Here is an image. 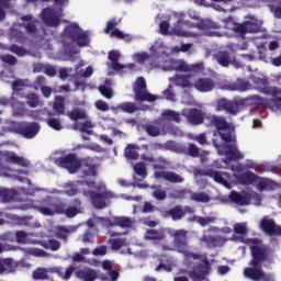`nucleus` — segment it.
Here are the masks:
<instances>
[{"mask_svg":"<svg viewBox=\"0 0 281 281\" xmlns=\"http://www.w3.org/2000/svg\"><path fill=\"white\" fill-rule=\"evenodd\" d=\"M110 245H111V249H113V251H120V249H122L123 246L126 245V240L122 239V238L111 239Z\"/></svg>","mask_w":281,"mask_h":281,"instance_id":"56","label":"nucleus"},{"mask_svg":"<svg viewBox=\"0 0 281 281\" xmlns=\"http://www.w3.org/2000/svg\"><path fill=\"white\" fill-rule=\"evenodd\" d=\"M201 69H203L201 64L188 65L186 61H180L176 65V71H184L187 74L190 71H201Z\"/></svg>","mask_w":281,"mask_h":281,"instance_id":"39","label":"nucleus"},{"mask_svg":"<svg viewBox=\"0 0 281 281\" xmlns=\"http://www.w3.org/2000/svg\"><path fill=\"white\" fill-rule=\"evenodd\" d=\"M76 278L82 281H94L98 280V271L91 268H83L76 271Z\"/></svg>","mask_w":281,"mask_h":281,"instance_id":"27","label":"nucleus"},{"mask_svg":"<svg viewBox=\"0 0 281 281\" xmlns=\"http://www.w3.org/2000/svg\"><path fill=\"white\" fill-rule=\"evenodd\" d=\"M99 91L103 98H106V100H111V98H113V89H111V87L102 85L99 87Z\"/></svg>","mask_w":281,"mask_h":281,"instance_id":"58","label":"nucleus"},{"mask_svg":"<svg viewBox=\"0 0 281 281\" xmlns=\"http://www.w3.org/2000/svg\"><path fill=\"white\" fill-rule=\"evenodd\" d=\"M202 262L203 263L198 265L196 272H193V278L199 281L203 280L205 276H209L210 271L212 270L210 260H207V258H204Z\"/></svg>","mask_w":281,"mask_h":281,"instance_id":"25","label":"nucleus"},{"mask_svg":"<svg viewBox=\"0 0 281 281\" xmlns=\"http://www.w3.org/2000/svg\"><path fill=\"white\" fill-rule=\"evenodd\" d=\"M9 52H11L12 54H15V56H25V54H27V50H25L23 46H19L16 44H12L9 47Z\"/></svg>","mask_w":281,"mask_h":281,"instance_id":"57","label":"nucleus"},{"mask_svg":"<svg viewBox=\"0 0 281 281\" xmlns=\"http://www.w3.org/2000/svg\"><path fill=\"white\" fill-rule=\"evenodd\" d=\"M109 225L111 227H114V226L123 227V228L133 227V220H131V217L116 216V217H113V220L109 221Z\"/></svg>","mask_w":281,"mask_h":281,"instance_id":"35","label":"nucleus"},{"mask_svg":"<svg viewBox=\"0 0 281 281\" xmlns=\"http://www.w3.org/2000/svg\"><path fill=\"white\" fill-rule=\"evenodd\" d=\"M2 157L7 164H12L14 166H21V168H27V166H30V161H27L23 157L16 155V153H14V151H3Z\"/></svg>","mask_w":281,"mask_h":281,"instance_id":"19","label":"nucleus"},{"mask_svg":"<svg viewBox=\"0 0 281 281\" xmlns=\"http://www.w3.org/2000/svg\"><path fill=\"white\" fill-rule=\"evenodd\" d=\"M47 124L54 131H63V124L60 123V119H48Z\"/></svg>","mask_w":281,"mask_h":281,"instance_id":"61","label":"nucleus"},{"mask_svg":"<svg viewBox=\"0 0 281 281\" xmlns=\"http://www.w3.org/2000/svg\"><path fill=\"white\" fill-rule=\"evenodd\" d=\"M198 175H200V177H210L211 179H214L216 183H221L222 186H227V180L223 178V173L214 169L199 170Z\"/></svg>","mask_w":281,"mask_h":281,"instance_id":"26","label":"nucleus"},{"mask_svg":"<svg viewBox=\"0 0 281 281\" xmlns=\"http://www.w3.org/2000/svg\"><path fill=\"white\" fill-rule=\"evenodd\" d=\"M202 240L203 243L210 245L211 247H216L218 245V237L204 235L202 237Z\"/></svg>","mask_w":281,"mask_h":281,"instance_id":"64","label":"nucleus"},{"mask_svg":"<svg viewBox=\"0 0 281 281\" xmlns=\"http://www.w3.org/2000/svg\"><path fill=\"white\" fill-rule=\"evenodd\" d=\"M137 150H139V147L133 144H128L124 150L126 159L137 161V159H139V154L137 153Z\"/></svg>","mask_w":281,"mask_h":281,"instance_id":"45","label":"nucleus"},{"mask_svg":"<svg viewBox=\"0 0 281 281\" xmlns=\"http://www.w3.org/2000/svg\"><path fill=\"white\" fill-rule=\"evenodd\" d=\"M227 91H249L251 89V83L244 79H237L233 83L226 85Z\"/></svg>","mask_w":281,"mask_h":281,"instance_id":"31","label":"nucleus"},{"mask_svg":"<svg viewBox=\"0 0 281 281\" xmlns=\"http://www.w3.org/2000/svg\"><path fill=\"white\" fill-rule=\"evenodd\" d=\"M187 155H189V157H193V159H196L201 157V149L196 146V144L190 143L187 149Z\"/></svg>","mask_w":281,"mask_h":281,"instance_id":"54","label":"nucleus"},{"mask_svg":"<svg viewBox=\"0 0 281 281\" xmlns=\"http://www.w3.org/2000/svg\"><path fill=\"white\" fill-rule=\"evenodd\" d=\"M74 271H76V267L69 266L66 271H63V268L55 267V268H43L40 267L33 271L32 278L33 280H49V273H56L63 280H70L71 276H74Z\"/></svg>","mask_w":281,"mask_h":281,"instance_id":"3","label":"nucleus"},{"mask_svg":"<svg viewBox=\"0 0 281 281\" xmlns=\"http://www.w3.org/2000/svg\"><path fill=\"white\" fill-rule=\"evenodd\" d=\"M246 19L249 20L241 23H234L233 32H235V34L245 36V34H256L260 32V25L258 24V19H256V16H247Z\"/></svg>","mask_w":281,"mask_h":281,"instance_id":"8","label":"nucleus"},{"mask_svg":"<svg viewBox=\"0 0 281 281\" xmlns=\"http://www.w3.org/2000/svg\"><path fill=\"white\" fill-rule=\"evenodd\" d=\"M198 27L199 30H220L221 25H218V23L213 22L212 20H203L202 22L198 23Z\"/></svg>","mask_w":281,"mask_h":281,"instance_id":"50","label":"nucleus"},{"mask_svg":"<svg viewBox=\"0 0 281 281\" xmlns=\"http://www.w3.org/2000/svg\"><path fill=\"white\" fill-rule=\"evenodd\" d=\"M94 106L98 111H101L102 113H106V111H109L110 109L109 103L104 100L95 101Z\"/></svg>","mask_w":281,"mask_h":281,"instance_id":"63","label":"nucleus"},{"mask_svg":"<svg viewBox=\"0 0 281 281\" xmlns=\"http://www.w3.org/2000/svg\"><path fill=\"white\" fill-rule=\"evenodd\" d=\"M167 216H170V218H172V221H181V218H183V216H186V214H194V210L190 206H186L183 209V206L181 205H176L172 209H169L166 212Z\"/></svg>","mask_w":281,"mask_h":281,"instance_id":"20","label":"nucleus"},{"mask_svg":"<svg viewBox=\"0 0 281 281\" xmlns=\"http://www.w3.org/2000/svg\"><path fill=\"white\" fill-rule=\"evenodd\" d=\"M216 111H225L228 115H237L240 113V108L238 102L222 98L216 102Z\"/></svg>","mask_w":281,"mask_h":281,"instance_id":"14","label":"nucleus"},{"mask_svg":"<svg viewBox=\"0 0 281 281\" xmlns=\"http://www.w3.org/2000/svg\"><path fill=\"white\" fill-rule=\"evenodd\" d=\"M82 206V202L79 199H75L72 201V205L67 206V203L61 201V209L59 214H65L66 218H76L78 214H80V207Z\"/></svg>","mask_w":281,"mask_h":281,"instance_id":"17","label":"nucleus"},{"mask_svg":"<svg viewBox=\"0 0 281 281\" xmlns=\"http://www.w3.org/2000/svg\"><path fill=\"white\" fill-rule=\"evenodd\" d=\"M134 171L138 177L146 179L148 177V171L146 170V164L144 162H136L134 166Z\"/></svg>","mask_w":281,"mask_h":281,"instance_id":"53","label":"nucleus"},{"mask_svg":"<svg viewBox=\"0 0 281 281\" xmlns=\"http://www.w3.org/2000/svg\"><path fill=\"white\" fill-rule=\"evenodd\" d=\"M68 236H69V231L67 229V227L59 226L57 228V238H59V240H64L65 243H67Z\"/></svg>","mask_w":281,"mask_h":281,"instance_id":"60","label":"nucleus"},{"mask_svg":"<svg viewBox=\"0 0 281 281\" xmlns=\"http://www.w3.org/2000/svg\"><path fill=\"white\" fill-rule=\"evenodd\" d=\"M246 102H248L250 106H256L257 109H260V106H263L265 109H269V99L262 98L258 94L248 97L246 99Z\"/></svg>","mask_w":281,"mask_h":281,"instance_id":"33","label":"nucleus"},{"mask_svg":"<svg viewBox=\"0 0 281 281\" xmlns=\"http://www.w3.org/2000/svg\"><path fill=\"white\" fill-rule=\"evenodd\" d=\"M215 83L212 78H200L194 82V88L196 89V91H200V93H207L210 91H213Z\"/></svg>","mask_w":281,"mask_h":281,"instance_id":"24","label":"nucleus"},{"mask_svg":"<svg viewBox=\"0 0 281 281\" xmlns=\"http://www.w3.org/2000/svg\"><path fill=\"white\" fill-rule=\"evenodd\" d=\"M175 19H177L173 24V32L177 36H186V31H183V25H186V13L177 12L175 13Z\"/></svg>","mask_w":281,"mask_h":281,"instance_id":"28","label":"nucleus"},{"mask_svg":"<svg viewBox=\"0 0 281 281\" xmlns=\"http://www.w3.org/2000/svg\"><path fill=\"white\" fill-rule=\"evenodd\" d=\"M145 133L149 137H159V135H168L170 132L168 131V124L157 119L154 121V124H147L145 126Z\"/></svg>","mask_w":281,"mask_h":281,"instance_id":"12","label":"nucleus"},{"mask_svg":"<svg viewBox=\"0 0 281 281\" xmlns=\"http://www.w3.org/2000/svg\"><path fill=\"white\" fill-rule=\"evenodd\" d=\"M269 10L274 14L276 19H281V0H268Z\"/></svg>","mask_w":281,"mask_h":281,"instance_id":"48","label":"nucleus"},{"mask_svg":"<svg viewBox=\"0 0 281 281\" xmlns=\"http://www.w3.org/2000/svg\"><path fill=\"white\" fill-rule=\"evenodd\" d=\"M164 238H166L164 231L153 228L146 231L145 240H164Z\"/></svg>","mask_w":281,"mask_h":281,"instance_id":"43","label":"nucleus"},{"mask_svg":"<svg viewBox=\"0 0 281 281\" xmlns=\"http://www.w3.org/2000/svg\"><path fill=\"white\" fill-rule=\"evenodd\" d=\"M252 83L256 86V89H258L260 93H263V94L266 89H276V87H269V81L260 77H254Z\"/></svg>","mask_w":281,"mask_h":281,"instance_id":"42","label":"nucleus"},{"mask_svg":"<svg viewBox=\"0 0 281 281\" xmlns=\"http://www.w3.org/2000/svg\"><path fill=\"white\" fill-rule=\"evenodd\" d=\"M228 199L232 203H235L236 205H240L241 207L245 205H249V198L236 191H232L231 194L228 195Z\"/></svg>","mask_w":281,"mask_h":281,"instance_id":"36","label":"nucleus"},{"mask_svg":"<svg viewBox=\"0 0 281 281\" xmlns=\"http://www.w3.org/2000/svg\"><path fill=\"white\" fill-rule=\"evenodd\" d=\"M56 164L60 168H66L70 175L78 172V170L82 168V161L78 156H76V154H68L64 157L57 158Z\"/></svg>","mask_w":281,"mask_h":281,"instance_id":"9","label":"nucleus"},{"mask_svg":"<svg viewBox=\"0 0 281 281\" xmlns=\"http://www.w3.org/2000/svg\"><path fill=\"white\" fill-rule=\"evenodd\" d=\"M213 146L218 150L220 155H226L229 161H238L243 159V154L238 150L236 145H220L213 139Z\"/></svg>","mask_w":281,"mask_h":281,"instance_id":"11","label":"nucleus"},{"mask_svg":"<svg viewBox=\"0 0 281 281\" xmlns=\"http://www.w3.org/2000/svg\"><path fill=\"white\" fill-rule=\"evenodd\" d=\"M26 104L30 106V109H36L41 105V99H38V95L36 93H29L26 94Z\"/></svg>","mask_w":281,"mask_h":281,"instance_id":"52","label":"nucleus"},{"mask_svg":"<svg viewBox=\"0 0 281 281\" xmlns=\"http://www.w3.org/2000/svg\"><path fill=\"white\" fill-rule=\"evenodd\" d=\"M16 133L24 137V139H34L41 132V124L36 122H23L16 126Z\"/></svg>","mask_w":281,"mask_h":281,"instance_id":"10","label":"nucleus"},{"mask_svg":"<svg viewBox=\"0 0 281 281\" xmlns=\"http://www.w3.org/2000/svg\"><path fill=\"white\" fill-rule=\"evenodd\" d=\"M69 120L72 122H78V120H87V112L80 108H75L67 113Z\"/></svg>","mask_w":281,"mask_h":281,"instance_id":"44","label":"nucleus"},{"mask_svg":"<svg viewBox=\"0 0 281 281\" xmlns=\"http://www.w3.org/2000/svg\"><path fill=\"white\" fill-rule=\"evenodd\" d=\"M89 188H94V190L102 191V193H98L95 191H89L88 194L91 199V203L95 210H104L106 207V199H113V192L106 190L104 184L95 186V182H88Z\"/></svg>","mask_w":281,"mask_h":281,"instance_id":"4","label":"nucleus"},{"mask_svg":"<svg viewBox=\"0 0 281 281\" xmlns=\"http://www.w3.org/2000/svg\"><path fill=\"white\" fill-rule=\"evenodd\" d=\"M173 246L178 254H182L184 258H192L193 260H201V255L190 251V245L188 244V231L178 229L172 234Z\"/></svg>","mask_w":281,"mask_h":281,"instance_id":"2","label":"nucleus"},{"mask_svg":"<svg viewBox=\"0 0 281 281\" xmlns=\"http://www.w3.org/2000/svg\"><path fill=\"white\" fill-rule=\"evenodd\" d=\"M206 120L209 121V126H214V128L218 131V135L225 144H232V142H234V137L231 132H222L229 131L232 128V123L227 122L225 116L210 115Z\"/></svg>","mask_w":281,"mask_h":281,"instance_id":"5","label":"nucleus"},{"mask_svg":"<svg viewBox=\"0 0 281 281\" xmlns=\"http://www.w3.org/2000/svg\"><path fill=\"white\" fill-rule=\"evenodd\" d=\"M41 16L45 25L48 27H58V25H60V18L56 15L52 8L43 9Z\"/></svg>","mask_w":281,"mask_h":281,"instance_id":"18","label":"nucleus"},{"mask_svg":"<svg viewBox=\"0 0 281 281\" xmlns=\"http://www.w3.org/2000/svg\"><path fill=\"white\" fill-rule=\"evenodd\" d=\"M111 36L115 37V38H119L120 41H126V43H131V41H132L131 35L124 34V32H122L117 29H114L111 32Z\"/></svg>","mask_w":281,"mask_h":281,"instance_id":"55","label":"nucleus"},{"mask_svg":"<svg viewBox=\"0 0 281 281\" xmlns=\"http://www.w3.org/2000/svg\"><path fill=\"white\" fill-rule=\"evenodd\" d=\"M112 111H122L123 113H128L130 115H133V113H137L139 111V108L137 106V103L125 101L120 103L116 108L112 106Z\"/></svg>","mask_w":281,"mask_h":281,"instance_id":"29","label":"nucleus"},{"mask_svg":"<svg viewBox=\"0 0 281 281\" xmlns=\"http://www.w3.org/2000/svg\"><path fill=\"white\" fill-rule=\"evenodd\" d=\"M187 120L189 124H192L193 126H199L203 124V121L205 120V114H203V111L193 108L189 110L187 114Z\"/></svg>","mask_w":281,"mask_h":281,"instance_id":"23","label":"nucleus"},{"mask_svg":"<svg viewBox=\"0 0 281 281\" xmlns=\"http://www.w3.org/2000/svg\"><path fill=\"white\" fill-rule=\"evenodd\" d=\"M260 229L267 236H281V226L276 224L273 218L267 216L262 217L260 221Z\"/></svg>","mask_w":281,"mask_h":281,"instance_id":"13","label":"nucleus"},{"mask_svg":"<svg viewBox=\"0 0 281 281\" xmlns=\"http://www.w3.org/2000/svg\"><path fill=\"white\" fill-rule=\"evenodd\" d=\"M165 124H168L167 131L169 133H172V123L175 122L176 124L181 123V114L175 110H164L160 114V119Z\"/></svg>","mask_w":281,"mask_h":281,"instance_id":"15","label":"nucleus"},{"mask_svg":"<svg viewBox=\"0 0 281 281\" xmlns=\"http://www.w3.org/2000/svg\"><path fill=\"white\" fill-rule=\"evenodd\" d=\"M22 27L25 29L26 34H36L38 29L36 27V21L23 23Z\"/></svg>","mask_w":281,"mask_h":281,"instance_id":"59","label":"nucleus"},{"mask_svg":"<svg viewBox=\"0 0 281 281\" xmlns=\"http://www.w3.org/2000/svg\"><path fill=\"white\" fill-rule=\"evenodd\" d=\"M64 32L66 36L74 42V40H76L82 31L80 30L79 25L70 24L69 26H66Z\"/></svg>","mask_w":281,"mask_h":281,"instance_id":"46","label":"nucleus"},{"mask_svg":"<svg viewBox=\"0 0 281 281\" xmlns=\"http://www.w3.org/2000/svg\"><path fill=\"white\" fill-rule=\"evenodd\" d=\"M61 205L63 200L60 198L47 196L35 207L44 216H55V214H59Z\"/></svg>","mask_w":281,"mask_h":281,"instance_id":"6","label":"nucleus"},{"mask_svg":"<svg viewBox=\"0 0 281 281\" xmlns=\"http://www.w3.org/2000/svg\"><path fill=\"white\" fill-rule=\"evenodd\" d=\"M134 100L136 102H155L157 97L148 92V87L146 86V79L144 77H138L133 86Z\"/></svg>","mask_w":281,"mask_h":281,"instance_id":"7","label":"nucleus"},{"mask_svg":"<svg viewBox=\"0 0 281 281\" xmlns=\"http://www.w3.org/2000/svg\"><path fill=\"white\" fill-rule=\"evenodd\" d=\"M190 200L195 203H210L212 199L205 192H195L191 194Z\"/></svg>","mask_w":281,"mask_h":281,"instance_id":"49","label":"nucleus"},{"mask_svg":"<svg viewBox=\"0 0 281 281\" xmlns=\"http://www.w3.org/2000/svg\"><path fill=\"white\" fill-rule=\"evenodd\" d=\"M250 256L249 267L244 269L245 278L252 281H276V274L262 270V265L269 262V247L250 246Z\"/></svg>","mask_w":281,"mask_h":281,"instance_id":"1","label":"nucleus"},{"mask_svg":"<svg viewBox=\"0 0 281 281\" xmlns=\"http://www.w3.org/2000/svg\"><path fill=\"white\" fill-rule=\"evenodd\" d=\"M0 199L2 203H12L16 199V190L14 189H1Z\"/></svg>","mask_w":281,"mask_h":281,"instance_id":"40","label":"nucleus"},{"mask_svg":"<svg viewBox=\"0 0 281 281\" xmlns=\"http://www.w3.org/2000/svg\"><path fill=\"white\" fill-rule=\"evenodd\" d=\"M190 78H192V75H177L176 77L170 78V81L173 82L176 87H181L182 89H190V87H192Z\"/></svg>","mask_w":281,"mask_h":281,"instance_id":"32","label":"nucleus"},{"mask_svg":"<svg viewBox=\"0 0 281 281\" xmlns=\"http://www.w3.org/2000/svg\"><path fill=\"white\" fill-rule=\"evenodd\" d=\"M154 177L155 179H164L169 183H183V181H186L183 177L179 176V173H176L175 171H155Z\"/></svg>","mask_w":281,"mask_h":281,"instance_id":"22","label":"nucleus"},{"mask_svg":"<svg viewBox=\"0 0 281 281\" xmlns=\"http://www.w3.org/2000/svg\"><path fill=\"white\" fill-rule=\"evenodd\" d=\"M109 60H111V67L114 71H122L125 67L120 64V53L116 50L109 52Z\"/></svg>","mask_w":281,"mask_h":281,"instance_id":"38","label":"nucleus"},{"mask_svg":"<svg viewBox=\"0 0 281 281\" xmlns=\"http://www.w3.org/2000/svg\"><path fill=\"white\" fill-rule=\"evenodd\" d=\"M72 43H77L78 47H89V43H91V40L89 38V34L81 32L79 33V36L74 40Z\"/></svg>","mask_w":281,"mask_h":281,"instance_id":"51","label":"nucleus"},{"mask_svg":"<svg viewBox=\"0 0 281 281\" xmlns=\"http://www.w3.org/2000/svg\"><path fill=\"white\" fill-rule=\"evenodd\" d=\"M231 240L234 243H243L244 245H251L250 247H260V239L258 238H245L243 236L233 235Z\"/></svg>","mask_w":281,"mask_h":281,"instance_id":"41","label":"nucleus"},{"mask_svg":"<svg viewBox=\"0 0 281 281\" xmlns=\"http://www.w3.org/2000/svg\"><path fill=\"white\" fill-rule=\"evenodd\" d=\"M53 109L58 115L65 114V97L58 95L55 98Z\"/></svg>","mask_w":281,"mask_h":281,"instance_id":"47","label":"nucleus"},{"mask_svg":"<svg viewBox=\"0 0 281 281\" xmlns=\"http://www.w3.org/2000/svg\"><path fill=\"white\" fill-rule=\"evenodd\" d=\"M265 95H271L269 100L268 109L272 111H281V89L280 88H268L265 90Z\"/></svg>","mask_w":281,"mask_h":281,"instance_id":"16","label":"nucleus"},{"mask_svg":"<svg viewBox=\"0 0 281 281\" xmlns=\"http://www.w3.org/2000/svg\"><path fill=\"white\" fill-rule=\"evenodd\" d=\"M237 181H239L240 186H252L258 181V176L251 171H246L237 177Z\"/></svg>","mask_w":281,"mask_h":281,"instance_id":"34","label":"nucleus"},{"mask_svg":"<svg viewBox=\"0 0 281 281\" xmlns=\"http://www.w3.org/2000/svg\"><path fill=\"white\" fill-rule=\"evenodd\" d=\"M213 58L221 67H229L236 63V57L232 56V53L227 50H218L213 55Z\"/></svg>","mask_w":281,"mask_h":281,"instance_id":"21","label":"nucleus"},{"mask_svg":"<svg viewBox=\"0 0 281 281\" xmlns=\"http://www.w3.org/2000/svg\"><path fill=\"white\" fill-rule=\"evenodd\" d=\"M85 167L88 168L85 173L88 177H98V164L95 162V160H93V158L91 157H87L85 159Z\"/></svg>","mask_w":281,"mask_h":281,"instance_id":"37","label":"nucleus"},{"mask_svg":"<svg viewBox=\"0 0 281 281\" xmlns=\"http://www.w3.org/2000/svg\"><path fill=\"white\" fill-rule=\"evenodd\" d=\"M91 128H93V123L91 121H86L80 125V132L86 133L87 135H91V133H93Z\"/></svg>","mask_w":281,"mask_h":281,"instance_id":"62","label":"nucleus"},{"mask_svg":"<svg viewBox=\"0 0 281 281\" xmlns=\"http://www.w3.org/2000/svg\"><path fill=\"white\" fill-rule=\"evenodd\" d=\"M16 267L19 265L12 258L0 259V274L13 273V271H16Z\"/></svg>","mask_w":281,"mask_h":281,"instance_id":"30","label":"nucleus"}]
</instances>
